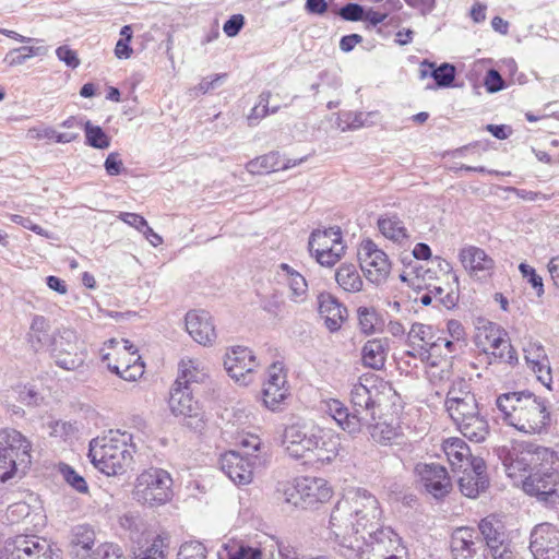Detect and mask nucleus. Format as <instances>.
<instances>
[{
	"label": "nucleus",
	"mask_w": 559,
	"mask_h": 559,
	"mask_svg": "<svg viewBox=\"0 0 559 559\" xmlns=\"http://www.w3.org/2000/svg\"><path fill=\"white\" fill-rule=\"evenodd\" d=\"M381 519L377 497L364 488H350L331 512L330 539L344 558H353L366 545L365 532L377 527Z\"/></svg>",
	"instance_id": "nucleus-1"
},
{
	"label": "nucleus",
	"mask_w": 559,
	"mask_h": 559,
	"mask_svg": "<svg viewBox=\"0 0 559 559\" xmlns=\"http://www.w3.org/2000/svg\"><path fill=\"white\" fill-rule=\"evenodd\" d=\"M496 406L502 420L518 431L534 435L543 432L549 425V412L545 403L531 392L500 394Z\"/></svg>",
	"instance_id": "nucleus-2"
},
{
	"label": "nucleus",
	"mask_w": 559,
	"mask_h": 559,
	"mask_svg": "<svg viewBox=\"0 0 559 559\" xmlns=\"http://www.w3.org/2000/svg\"><path fill=\"white\" fill-rule=\"evenodd\" d=\"M136 450L133 436L126 430H109L90 443V457L94 466L107 476L123 474L133 462Z\"/></svg>",
	"instance_id": "nucleus-3"
},
{
	"label": "nucleus",
	"mask_w": 559,
	"mask_h": 559,
	"mask_svg": "<svg viewBox=\"0 0 559 559\" xmlns=\"http://www.w3.org/2000/svg\"><path fill=\"white\" fill-rule=\"evenodd\" d=\"M407 342L411 349L406 354L426 362V372L429 377L442 379L448 372L447 356L452 353L454 342L448 341L447 337L435 338L432 326L418 322L412 325Z\"/></svg>",
	"instance_id": "nucleus-4"
},
{
	"label": "nucleus",
	"mask_w": 559,
	"mask_h": 559,
	"mask_svg": "<svg viewBox=\"0 0 559 559\" xmlns=\"http://www.w3.org/2000/svg\"><path fill=\"white\" fill-rule=\"evenodd\" d=\"M32 444L20 431L0 430V481L21 478L32 463Z\"/></svg>",
	"instance_id": "nucleus-5"
},
{
	"label": "nucleus",
	"mask_w": 559,
	"mask_h": 559,
	"mask_svg": "<svg viewBox=\"0 0 559 559\" xmlns=\"http://www.w3.org/2000/svg\"><path fill=\"white\" fill-rule=\"evenodd\" d=\"M392 386L382 380L366 378L350 390L352 414L359 420V430L370 426L380 412L385 395H394Z\"/></svg>",
	"instance_id": "nucleus-6"
},
{
	"label": "nucleus",
	"mask_w": 559,
	"mask_h": 559,
	"mask_svg": "<svg viewBox=\"0 0 559 559\" xmlns=\"http://www.w3.org/2000/svg\"><path fill=\"white\" fill-rule=\"evenodd\" d=\"M128 340L110 338L100 348V358L107 368L126 381H136L144 374V362Z\"/></svg>",
	"instance_id": "nucleus-7"
},
{
	"label": "nucleus",
	"mask_w": 559,
	"mask_h": 559,
	"mask_svg": "<svg viewBox=\"0 0 559 559\" xmlns=\"http://www.w3.org/2000/svg\"><path fill=\"white\" fill-rule=\"evenodd\" d=\"M132 496L142 506H164L173 498V478L163 468L144 469L135 478Z\"/></svg>",
	"instance_id": "nucleus-8"
},
{
	"label": "nucleus",
	"mask_w": 559,
	"mask_h": 559,
	"mask_svg": "<svg viewBox=\"0 0 559 559\" xmlns=\"http://www.w3.org/2000/svg\"><path fill=\"white\" fill-rule=\"evenodd\" d=\"M285 501L302 509L316 508L329 501L333 495L329 483L320 477L301 476L281 484L278 488Z\"/></svg>",
	"instance_id": "nucleus-9"
},
{
	"label": "nucleus",
	"mask_w": 559,
	"mask_h": 559,
	"mask_svg": "<svg viewBox=\"0 0 559 559\" xmlns=\"http://www.w3.org/2000/svg\"><path fill=\"white\" fill-rule=\"evenodd\" d=\"M366 545L353 558L346 559H383L386 557L407 558V548L402 538L389 526L365 532Z\"/></svg>",
	"instance_id": "nucleus-10"
},
{
	"label": "nucleus",
	"mask_w": 559,
	"mask_h": 559,
	"mask_svg": "<svg viewBox=\"0 0 559 559\" xmlns=\"http://www.w3.org/2000/svg\"><path fill=\"white\" fill-rule=\"evenodd\" d=\"M49 354L59 368L68 371H75L83 367L87 356L78 333L69 328L55 331V341Z\"/></svg>",
	"instance_id": "nucleus-11"
},
{
	"label": "nucleus",
	"mask_w": 559,
	"mask_h": 559,
	"mask_svg": "<svg viewBox=\"0 0 559 559\" xmlns=\"http://www.w3.org/2000/svg\"><path fill=\"white\" fill-rule=\"evenodd\" d=\"M475 344L481 352L492 355L500 361L513 364L518 360L516 353L510 344L507 333L498 324L488 320H478Z\"/></svg>",
	"instance_id": "nucleus-12"
},
{
	"label": "nucleus",
	"mask_w": 559,
	"mask_h": 559,
	"mask_svg": "<svg viewBox=\"0 0 559 559\" xmlns=\"http://www.w3.org/2000/svg\"><path fill=\"white\" fill-rule=\"evenodd\" d=\"M168 406L171 414L182 418L187 427L195 431L204 428L206 423L205 412L201 404L193 399L188 385L183 384L180 379H177L170 389Z\"/></svg>",
	"instance_id": "nucleus-13"
},
{
	"label": "nucleus",
	"mask_w": 559,
	"mask_h": 559,
	"mask_svg": "<svg viewBox=\"0 0 559 559\" xmlns=\"http://www.w3.org/2000/svg\"><path fill=\"white\" fill-rule=\"evenodd\" d=\"M545 463L555 464L557 455L554 451L547 448L533 447L532 444L520 445L514 448L504 461V467L508 476L513 479H521L526 477L528 469H536L538 465Z\"/></svg>",
	"instance_id": "nucleus-14"
},
{
	"label": "nucleus",
	"mask_w": 559,
	"mask_h": 559,
	"mask_svg": "<svg viewBox=\"0 0 559 559\" xmlns=\"http://www.w3.org/2000/svg\"><path fill=\"white\" fill-rule=\"evenodd\" d=\"M308 245L311 254L323 266H333L344 257L346 251L338 227L313 230Z\"/></svg>",
	"instance_id": "nucleus-15"
},
{
	"label": "nucleus",
	"mask_w": 559,
	"mask_h": 559,
	"mask_svg": "<svg viewBox=\"0 0 559 559\" xmlns=\"http://www.w3.org/2000/svg\"><path fill=\"white\" fill-rule=\"evenodd\" d=\"M4 559H60L51 544L36 535H19L5 542Z\"/></svg>",
	"instance_id": "nucleus-16"
},
{
	"label": "nucleus",
	"mask_w": 559,
	"mask_h": 559,
	"mask_svg": "<svg viewBox=\"0 0 559 559\" xmlns=\"http://www.w3.org/2000/svg\"><path fill=\"white\" fill-rule=\"evenodd\" d=\"M357 257L366 278L377 285L384 283L391 273V261L388 254L372 240L360 242Z\"/></svg>",
	"instance_id": "nucleus-17"
},
{
	"label": "nucleus",
	"mask_w": 559,
	"mask_h": 559,
	"mask_svg": "<svg viewBox=\"0 0 559 559\" xmlns=\"http://www.w3.org/2000/svg\"><path fill=\"white\" fill-rule=\"evenodd\" d=\"M307 466L322 467L331 464L340 455L341 436L332 429L314 426Z\"/></svg>",
	"instance_id": "nucleus-18"
},
{
	"label": "nucleus",
	"mask_w": 559,
	"mask_h": 559,
	"mask_svg": "<svg viewBox=\"0 0 559 559\" xmlns=\"http://www.w3.org/2000/svg\"><path fill=\"white\" fill-rule=\"evenodd\" d=\"M265 463V455L246 457L237 451H228L222 454L219 460L221 469L237 486L249 485L253 479L254 469L263 467Z\"/></svg>",
	"instance_id": "nucleus-19"
},
{
	"label": "nucleus",
	"mask_w": 559,
	"mask_h": 559,
	"mask_svg": "<svg viewBox=\"0 0 559 559\" xmlns=\"http://www.w3.org/2000/svg\"><path fill=\"white\" fill-rule=\"evenodd\" d=\"M224 366L237 383L248 385L253 381V373L259 368L260 362L251 349L236 346L226 353Z\"/></svg>",
	"instance_id": "nucleus-20"
},
{
	"label": "nucleus",
	"mask_w": 559,
	"mask_h": 559,
	"mask_svg": "<svg viewBox=\"0 0 559 559\" xmlns=\"http://www.w3.org/2000/svg\"><path fill=\"white\" fill-rule=\"evenodd\" d=\"M314 426L316 425L293 424L284 429L282 447L288 457L300 462L302 465L307 464L310 445H312L311 440Z\"/></svg>",
	"instance_id": "nucleus-21"
},
{
	"label": "nucleus",
	"mask_w": 559,
	"mask_h": 559,
	"mask_svg": "<svg viewBox=\"0 0 559 559\" xmlns=\"http://www.w3.org/2000/svg\"><path fill=\"white\" fill-rule=\"evenodd\" d=\"M559 474L551 463L538 465L536 471L522 480L523 489L531 496H536L542 501H548L557 496Z\"/></svg>",
	"instance_id": "nucleus-22"
},
{
	"label": "nucleus",
	"mask_w": 559,
	"mask_h": 559,
	"mask_svg": "<svg viewBox=\"0 0 559 559\" xmlns=\"http://www.w3.org/2000/svg\"><path fill=\"white\" fill-rule=\"evenodd\" d=\"M289 385L287 373L282 362H274L266 371V379L263 383L264 405L275 411L288 397Z\"/></svg>",
	"instance_id": "nucleus-23"
},
{
	"label": "nucleus",
	"mask_w": 559,
	"mask_h": 559,
	"mask_svg": "<svg viewBox=\"0 0 559 559\" xmlns=\"http://www.w3.org/2000/svg\"><path fill=\"white\" fill-rule=\"evenodd\" d=\"M459 260L467 274L477 281L489 278L496 267L495 260L484 249L473 245L460 249Z\"/></svg>",
	"instance_id": "nucleus-24"
},
{
	"label": "nucleus",
	"mask_w": 559,
	"mask_h": 559,
	"mask_svg": "<svg viewBox=\"0 0 559 559\" xmlns=\"http://www.w3.org/2000/svg\"><path fill=\"white\" fill-rule=\"evenodd\" d=\"M479 531L493 559H511L512 552L504 534L502 522L495 515L483 519Z\"/></svg>",
	"instance_id": "nucleus-25"
},
{
	"label": "nucleus",
	"mask_w": 559,
	"mask_h": 559,
	"mask_svg": "<svg viewBox=\"0 0 559 559\" xmlns=\"http://www.w3.org/2000/svg\"><path fill=\"white\" fill-rule=\"evenodd\" d=\"M558 546L559 537L556 526L542 523L533 530L530 549L535 559H559Z\"/></svg>",
	"instance_id": "nucleus-26"
},
{
	"label": "nucleus",
	"mask_w": 559,
	"mask_h": 559,
	"mask_svg": "<svg viewBox=\"0 0 559 559\" xmlns=\"http://www.w3.org/2000/svg\"><path fill=\"white\" fill-rule=\"evenodd\" d=\"M186 331L194 342L202 346H213L217 333L212 316L204 310H192L185 317Z\"/></svg>",
	"instance_id": "nucleus-27"
},
{
	"label": "nucleus",
	"mask_w": 559,
	"mask_h": 559,
	"mask_svg": "<svg viewBox=\"0 0 559 559\" xmlns=\"http://www.w3.org/2000/svg\"><path fill=\"white\" fill-rule=\"evenodd\" d=\"M416 472L427 492L436 499L443 498L450 492L452 483L445 467L435 463L418 464Z\"/></svg>",
	"instance_id": "nucleus-28"
},
{
	"label": "nucleus",
	"mask_w": 559,
	"mask_h": 559,
	"mask_svg": "<svg viewBox=\"0 0 559 559\" xmlns=\"http://www.w3.org/2000/svg\"><path fill=\"white\" fill-rule=\"evenodd\" d=\"M459 477L461 492L468 498H476L488 486L486 464L481 457L472 459L471 466L460 469Z\"/></svg>",
	"instance_id": "nucleus-29"
},
{
	"label": "nucleus",
	"mask_w": 559,
	"mask_h": 559,
	"mask_svg": "<svg viewBox=\"0 0 559 559\" xmlns=\"http://www.w3.org/2000/svg\"><path fill=\"white\" fill-rule=\"evenodd\" d=\"M451 548L454 559H487L483 543L475 536L474 531L467 527L454 531Z\"/></svg>",
	"instance_id": "nucleus-30"
},
{
	"label": "nucleus",
	"mask_w": 559,
	"mask_h": 559,
	"mask_svg": "<svg viewBox=\"0 0 559 559\" xmlns=\"http://www.w3.org/2000/svg\"><path fill=\"white\" fill-rule=\"evenodd\" d=\"M524 359L527 366L536 374L538 381L550 389L552 381L551 371L545 349L536 342L528 341L523 346Z\"/></svg>",
	"instance_id": "nucleus-31"
},
{
	"label": "nucleus",
	"mask_w": 559,
	"mask_h": 559,
	"mask_svg": "<svg viewBox=\"0 0 559 559\" xmlns=\"http://www.w3.org/2000/svg\"><path fill=\"white\" fill-rule=\"evenodd\" d=\"M25 340L33 352H49L55 341V332L50 331L48 319L44 316L35 314L32 318Z\"/></svg>",
	"instance_id": "nucleus-32"
},
{
	"label": "nucleus",
	"mask_w": 559,
	"mask_h": 559,
	"mask_svg": "<svg viewBox=\"0 0 559 559\" xmlns=\"http://www.w3.org/2000/svg\"><path fill=\"white\" fill-rule=\"evenodd\" d=\"M318 308L328 330L338 331L346 319V308L329 293H321L318 296Z\"/></svg>",
	"instance_id": "nucleus-33"
},
{
	"label": "nucleus",
	"mask_w": 559,
	"mask_h": 559,
	"mask_svg": "<svg viewBox=\"0 0 559 559\" xmlns=\"http://www.w3.org/2000/svg\"><path fill=\"white\" fill-rule=\"evenodd\" d=\"M321 409L331 416L338 427L347 433L353 436L360 433L359 420L355 419L352 412H349L341 401L335 399L322 401Z\"/></svg>",
	"instance_id": "nucleus-34"
},
{
	"label": "nucleus",
	"mask_w": 559,
	"mask_h": 559,
	"mask_svg": "<svg viewBox=\"0 0 559 559\" xmlns=\"http://www.w3.org/2000/svg\"><path fill=\"white\" fill-rule=\"evenodd\" d=\"M285 285L288 288V298L293 304L302 305L309 298L308 282L302 274L286 263L280 264Z\"/></svg>",
	"instance_id": "nucleus-35"
},
{
	"label": "nucleus",
	"mask_w": 559,
	"mask_h": 559,
	"mask_svg": "<svg viewBox=\"0 0 559 559\" xmlns=\"http://www.w3.org/2000/svg\"><path fill=\"white\" fill-rule=\"evenodd\" d=\"M442 450L454 471L471 466L472 456L468 445L460 438H449L443 441Z\"/></svg>",
	"instance_id": "nucleus-36"
},
{
	"label": "nucleus",
	"mask_w": 559,
	"mask_h": 559,
	"mask_svg": "<svg viewBox=\"0 0 559 559\" xmlns=\"http://www.w3.org/2000/svg\"><path fill=\"white\" fill-rule=\"evenodd\" d=\"M369 429L372 440L381 445L402 444L404 433L400 425H393L386 421H371Z\"/></svg>",
	"instance_id": "nucleus-37"
},
{
	"label": "nucleus",
	"mask_w": 559,
	"mask_h": 559,
	"mask_svg": "<svg viewBox=\"0 0 559 559\" xmlns=\"http://www.w3.org/2000/svg\"><path fill=\"white\" fill-rule=\"evenodd\" d=\"M388 354L385 338L369 340L361 349V361L365 367L379 370L384 366Z\"/></svg>",
	"instance_id": "nucleus-38"
},
{
	"label": "nucleus",
	"mask_w": 559,
	"mask_h": 559,
	"mask_svg": "<svg viewBox=\"0 0 559 559\" xmlns=\"http://www.w3.org/2000/svg\"><path fill=\"white\" fill-rule=\"evenodd\" d=\"M95 532L88 525H76L71 534V547L78 558L86 559L91 557L92 548L95 544Z\"/></svg>",
	"instance_id": "nucleus-39"
},
{
	"label": "nucleus",
	"mask_w": 559,
	"mask_h": 559,
	"mask_svg": "<svg viewBox=\"0 0 559 559\" xmlns=\"http://www.w3.org/2000/svg\"><path fill=\"white\" fill-rule=\"evenodd\" d=\"M456 426L465 438L474 442H483L489 433L488 421L479 412L464 421H460Z\"/></svg>",
	"instance_id": "nucleus-40"
},
{
	"label": "nucleus",
	"mask_w": 559,
	"mask_h": 559,
	"mask_svg": "<svg viewBox=\"0 0 559 559\" xmlns=\"http://www.w3.org/2000/svg\"><path fill=\"white\" fill-rule=\"evenodd\" d=\"M335 281L347 293H358L362 289L364 282L356 267L352 263H343L335 272Z\"/></svg>",
	"instance_id": "nucleus-41"
},
{
	"label": "nucleus",
	"mask_w": 559,
	"mask_h": 559,
	"mask_svg": "<svg viewBox=\"0 0 559 559\" xmlns=\"http://www.w3.org/2000/svg\"><path fill=\"white\" fill-rule=\"evenodd\" d=\"M378 227L381 234L395 242H402L408 238L407 229L403 221L395 214H386L378 219Z\"/></svg>",
	"instance_id": "nucleus-42"
},
{
	"label": "nucleus",
	"mask_w": 559,
	"mask_h": 559,
	"mask_svg": "<svg viewBox=\"0 0 559 559\" xmlns=\"http://www.w3.org/2000/svg\"><path fill=\"white\" fill-rule=\"evenodd\" d=\"M427 76H432L438 86L448 87L454 81L455 68L449 63H443L439 68H435L432 63L424 61L420 64V78L425 79Z\"/></svg>",
	"instance_id": "nucleus-43"
},
{
	"label": "nucleus",
	"mask_w": 559,
	"mask_h": 559,
	"mask_svg": "<svg viewBox=\"0 0 559 559\" xmlns=\"http://www.w3.org/2000/svg\"><path fill=\"white\" fill-rule=\"evenodd\" d=\"M246 169L253 175L278 171L281 170V155L273 151L258 156L246 164Z\"/></svg>",
	"instance_id": "nucleus-44"
},
{
	"label": "nucleus",
	"mask_w": 559,
	"mask_h": 559,
	"mask_svg": "<svg viewBox=\"0 0 559 559\" xmlns=\"http://www.w3.org/2000/svg\"><path fill=\"white\" fill-rule=\"evenodd\" d=\"M180 368V380L185 381L183 384L188 383H201L207 378V370L202 361L199 359H182L179 365Z\"/></svg>",
	"instance_id": "nucleus-45"
},
{
	"label": "nucleus",
	"mask_w": 559,
	"mask_h": 559,
	"mask_svg": "<svg viewBox=\"0 0 559 559\" xmlns=\"http://www.w3.org/2000/svg\"><path fill=\"white\" fill-rule=\"evenodd\" d=\"M452 420L456 424L464 421L467 417L476 415L479 412L478 403L475 395H468L467 400L464 399L460 402L450 403L445 406Z\"/></svg>",
	"instance_id": "nucleus-46"
},
{
	"label": "nucleus",
	"mask_w": 559,
	"mask_h": 559,
	"mask_svg": "<svg viewBox=\"0 0 559 559\" xmlns=\"http://www.w3.org/2000/svg\"><path fill=\"white\" fill-rule=\"evenodd\" d=\"M168 546V537L158 535L150 545L140 548L134 559H165Z\"/></svg>",
	"instance_id": "nucleus-47"
},
{
	"label": "nucleus",
	"mask_w": 559,
	"mask_h": 559,
	"mask_svg": "<svg viewBox=\"0 0 559 559\" xmlns=\"http://www.w3.org/2000/svg\"><path fill=\"white\" fill-rule=\"evenodd\" d=\"M218 559H262V552L258 548L225 545L218 552Z\"/></svg>",
	"instance_id": "nucleus-48"
},
{
	"label": "nucleus",
	"mask_w": 559,
	"mask_h": 559,
	"mask_svg": "<svg viewBox=\"0 0 559 559\" xmlns=\"http://www.w3.org/2000/svg\"><path fill=\"white\" fill-rule=\"evenodd\" d=\"M85 130V142L87 145L105 150L110 145V138L103 131V129L98 126L92 124L90 121L84 123Z\"/></svg>",
	"instance_id": "nucleus-49"
},
{
	"label": "nucleus",
	"mask_w": 559,
	"mask_h": 559,
	"mask_svg": "<svg viewBox=\"0 0 559 559\" xmlns=\"http://www.w3.org/2000/svg\"><path fill=\"white\" fill-rule=\"evenodd\" d=\"M41 53L43 49L40 47L23 46L10 50L4 57V62L10 67L21 66L26 62V60Z\"/></svg>",
	"instance_id": "nucleus-50"
},
{
	"label": "nucleus",
	"mask_w": 559,
	"mask_h": 559,
	"mask_svg": "<svg viewBox=\"0 0 559 559\" xmlns=\"http://www.w3.org/2000/svg\"><path fill=\"white\" fill-rule=\"evenodd\" d=\"M358 325L362 333L372 334L377 331L379 318L374 309L359 307L357 310Z\"/></svg>",
	"instance_id": "nucleus-51"
},
{
	"label": "nucleus",
	"mask_w": 559,
	"mask_h": 559,
	"mask_svg": "<svg viewBox=\"0 0 559 559\" xmlns=\"http://www.w3.org/2000/svg\"><path fill=\"white\" fill-rule=\"evenodd\" d=\"M31 502H37V498L33 495L29 496V501H19L8 507L7 519L11 523H17L31 515L32 504Z\"/></svg>",
	"instance_id": "nucleus-52"
},
{
	"label": "nucleus",
	"mask_w": 559,
	"mask_h": 559,
	"mask_svg": "<svg viewBox=\"0 0 559 559\" xmlns=\"http://www.w3.org/2000/svg\"><path fill=\"white\" fill-rule=\"evenodd\" d=\"M270 97V92H263L259 95V103L250 110L247 116V122L250 127L257 126L264 117L269 115Z\"/></svg>",
	"instance_id": "nucleus-53"
},
{
	"label": "nucleus",
	"mask_w": 559,
	"mask_h": 559,
	"mask_svg": "<svg viewBox=\"0 0 559 559\" xmlns=\"http://www.w3.org/2000/svg\"><path fill=\"white\" fill-rule=\"evenodd\" d=\"M59 472L62 475L63 479L73 487L76 491L81 493H86L88 490V486L85 479L79 475L70 465L60 464Z\"/></svg>",
	"instance_id": "nucleus-54"
},
{
	"label": "nucleus",
	"mask_w": 559,
	"mask_h": 559,
	"mask_svg": "<svg viewBox=\"0 0 559 559\" xmlns=\"http://www.w3.org/2000/svg\"><path fill=\"white\" fill-rule=\"evenodd\" d=\"M178 559H206V548L200 542H187L181 545Z\"/></svg>",
	"instance_id": "nucleus-55"
},
{
	"label": "nucleus",
	"mask_w": 559,
	"mask_h": 559,
	"mask_svg": "<svg viewBox=\"0 0 559 559\" xmlns=\"http://www.w3.org/2000/svg\"><path fill=\"white\" fill-rule=\"evenodd\" d=\"M468 395H474L471 390V385L463 379H460L453 383L451 389L448 392L445 406L450 405V403L460 402L464 399L467 400Z\"/></svg>",
	"instance_id": "nucleus-56"
},
{
	"label": "nucleus",
	"mask_w": 559,
	"mask_h": 559,
	"mask_svg": "<svg viewBox=\"0 0 559 559\" xmlns=\"http://www.w3.org/2000/svg\"><path fill=\"white\" fill-rule=\"evenodd\" d=\"M93 559H126L123 550L114 543L100 544L93 554Z\"/></svg>",
	"instance_id": "nucleus-57"
},
{
	"label": "nucleus",
	"mask_w": 559,
	"mask_h": 559,
	"mask_svg": "<svg viewBox=\"0 0 559 559\" xmlns=\"http://www.w3.org/2000/svg\"><path fill=\"white\" fill-rule=\"evenodd\" d=\"M519 271L524 278H527L528 283L536 290L537 296H542L544 293L543 278L536 273L535 269L526 263H521Z\"/></svg>",
	"instance_id": "nucleus-58"
},
{
	"label": "nucleus",
	"mask_w": 559,
	"mask_h": 559,
	"mask_svg": "<svg viewBox=\"0 0 559 559\" xmlns=\"http://www.w3.org/2000/svg\"><path fill=\"white\" fill-rule=\"evenodd\" d=\"M49 435L55 438L67 440L74 433L72 424L61 420H55L48 424Z\"/></svg>",
	"instance_id": "nucleus-59"
},
{
	"label": "nucleus",
	"mask_w": 559,
	"mask_h": 559,
	"mask_svg": "<svg viewBox=\"0 0 559 559\" xmlns=\"http://www.w3.org/2000/svg\"><path fill=\"white\" fill-rule=\"evenodd\" d=\"M56 56L60 61L64 62L71 69L78 68L81 63L76 51L67 45L58 47L56 49Z\"/></svg>",
	"instance_id": "nucleus-60"
},
{
	"label": "nucleus",
	"mask_w": 559,
	"mask_h": 559,
	"mask_svg": "<svg viewBox=\"0 0 559 559\" xmlns=\"http://www.w3.org/2000/svg\"><path fill=\"white\" fill-rule=\"evenodd\" d=\"M243 452L241 453L246 457H253L255 454L263 455L261 453L262 442L258 436H248L240 442Z\"/></svg>",
	"instance_id": "nucleus-61"
},
{
	"label": "nucleus",
	"mask_w": 559,
	"mask_h": 559,
	"mask_svg": "<svg viewBox=\"0 0 559 559\" xmlns=\"http://www.w3.org/2000/svg\"><path fill=\"white\" fill-rule=\"evenodd\" d=\"M118 218L140 233H142L148 224L143 216L136 213L121 212L119 213Z\"/></svg>",
	"instance_id": "nucleus-62"
},
{
	"label": "nucleus",
	"mask_w": 559,
	"mask_h": 559,
	"mask_svg": "<svg viewBox=\"0 0 559 559\" xmlns=\"http://www.w3.org/2000/svg\"><path fill=\"white\" fill-rule=\"evenodd\" d=\"M364 8L357 3H348L344 5L338 14L346 21H360L364 20Z\"/></svg>",
	"instance_id": "nucleus-63"
},
{
	"label": "nucleus",
	"mask_w": 559,
	"mask_h": 559,
	"mask_svg": "<svg viewBox=\"0 0 559 559\" xmlns=\"http://www.w3.org/2000/svg\"><path fill=\"white\" fill-rule=\"evenodd\" d=\"M484 83L489 93L499 92L504 87V82L500 73L495 69H490L487 72Z\"/></svg>",
	"instance_id": "nucleus-64"
}]
</instances>
